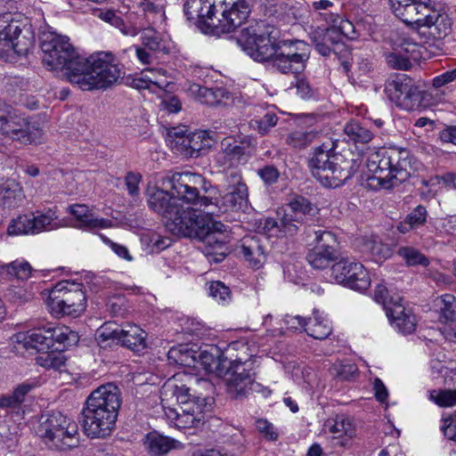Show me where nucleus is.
<instances>
[{"label":"nucleus","instance_id":"f257e3e1","mask_svg":"<svg viewBox=\"0 0 456 456\" xmlns=\"http://www.w3.org/2000/svg\"><path fill=\"white\" fill-rule=\"evenodd\" d=\"M171 194L156 186H148V205L151 209L166 218L165 226L172 234L179 237L195 238L204 244L202 251L208 261L219 263L226 256L228 236L224 224L213 223L208 215L192 208H183L177 204L182 200L189 204L208 206L207 197H200L198 185L204 178L193 173H175L167 177Z\"/></svg>","mask_w":456,"mask_h":456},{"label":"nucleus","instance_id":"f03ea898","mask_svg":"<svg viewBox=\"0 0 456 456\" xmlns=\"http://www.w3.org/2000/svg\"><path fill=\"white\" fill-rule=\"evenodd\" d=\"M264 22H257L241 30L239 42L243 50L256 61H271L282 74L302 73L310 56L309 46L303 41L274 43V37L265 31Z\"/></svg>","mask_w":456,"mask_h":456},{"label":"nucleus","instance_id":"7ed1b4c3","mask_svg":"<svg viewBox=\"0 0 456 456\" xmlns=\"http://www.w3.org/2000/svg\"><path fill=\"white\" fill-rule=\"evenodd\" d=\"M255 0H188L185 16L206 33H231L248 19Z\"/></svg>","mask_w":456,"mask_h":456},{"label":"nucleus","instance_id":"20e7f679","mask_svg":"<svg viewBox=\"0 0 456 456\" xmlns=\"http://www.w3.org/2000/svg\"><path fill=\"white\" fill-rule=\"evenodd\" d=\"M121 405L118 387L108 383L94 390L82 410V427L91 438H105L116 426L118 412Z\"/></svg>","mask_w":456,"mask_h":456},{"label":"nucleus","instance_id":"39448f33","mask_svg":"<svg viewBox=\"0 0 456 456\" xmlns=\"http://www.w3.org/2000/svg\"><path fill=\"white\" fill-rule=\"evenodd\" d=\"M352 152L335 151V142L331 140L314 148L308 161L311 173L323 186L337 188L350 179L358 169L357 159Z\"/></svg>","mask_w":456,"mask_h":456},{"label":"nucleus","instance_id":"423d86ee","mask_svg":"<svg viewBox=\"0 0 456 456\" xmlns=\"http://www.w3.org/2000/svg\"><path fill=\"white\" fill-rule=\"evenodd\" d=\"M409 151L397 149H381L369 155L366 167L372 173L366 180L369 189H391L406 181L411 175Z\"/></svg>","mask_w":456,"mask_h":456},{"label":"nucleus","instance_id":"0eeeda50","mask_svg":"<svg viewBox=\"0 0 456 456\" xmlns=\"http://www.w3.org/2000/svg\"><path fill=\"white\" fill-rule=\"evenodd\" d=\"M191 390L186 384L178 383V379L174 376L163 386L161 395L163 396L175 398L178 403L177 408L164 407L165 415L170 424L177 428H196L203 423V401L205 397L197 389L193 391L198 395H191Z\"/></svg>","mask_w":456,"mask_h":456},{"label":"nucleus","instance_id":"6e6552de","mask_svg":"<svg viewBox=\"0 0 456 456\" xmlns=\"http://www.w3.org/2000/svg\"><path fill=\"white\" fill-rule=\"evenodd\" d=\"M79 60L75 63L77 73L71 75V84L83 91L106 88L121 76V69L111 53L100 52Z\"/></svg>","mask_w":456,"mask_h":456},{"label":"nucleus","instance_id":"1a4fd4ad","mask_svg":"<svg viewBox=\"0 0 456 456\" xmlns=\"http://www.w3.org/2000/svg\"><path fill=\"white\" fill-rule=\"evenodd\" d=\"M239 349L248 350V346L240 342H233L228 346L226 353L230 355V361L222 374L226 393L232 399L243 398L250 392H258L260 388V384L255 382V372L249 361L251 355L244 352L243 354H237L233 358V351Z\"/></svg>","mask_w":456,"mask_h":456},{"label":"nucleus","instance_id":"9d476101","mask_svg":"<svg viewBox=\"0 0 456 456\" xmlns=\"http://www.w3.org/2000/svg\"><path fill=\"white\" fill-rule=\"evenodd\" d=\"M35 44V33L27 18L20 13L0 14V59L27 55Z\"/></svg>","mask_w":456,"mask_h":456},{"label":"nucleus","instance_id":"9b49d317","mask_svg":"<svg viewBox=\"0 0 456 456\" xmlns=\"http://www.w3.org/2000/svg\"><path fill=\"white\" fill-rule=\"evenodd\" d=\"M37 434L49 448L56 451H66L79 444L77 422L61 411L42 414Z\"/></svg>","mask_w":456,"mask_h":456},{"label":"nucleus","instance_id":"f8f14e48","mask_svg":"<svg viewBox=\"0 0 456 456\" xmlns=\"http://www.w3.org/2000/svg\"><path fill=\"white\" fill-rule=\"evenodd\" d=\"M40 46L43 52V63L50 69L65 70L68 80L71 83V75L77 73L75 63L82 58L69 42L67 37L54 32H43L40 36Z\"/></svg>","mask_w":456,"mask_h":456},{"label":"nucleus","instance_id":"ddd939ff","mask_svg":"<svg viewBox=\"0 0 456 456\" xmlns=\"http://www.w3.org/2000/svg\"><path fill=\"white\" fill-rule=\"evenodd\" d=\"M0 135L22 143H37L43 132L37 123L0 99Z\"/></svg>","mask_w":456,"mask_h":456},{"label":"nucleus","instance_id":"4468645a","mask_svg":"<svg viewBox=\"0 0 456 456\" xmlns=\"http://www.w3.org/2000/svg\"><path fill=\"white\" fill-rule=\"evenodd\" d=\"M82 284L62 281L50 291L48 307L53 314L77 317L86 309V299Z\"/></svg>","mask_w":456,"mask_h":456},{"label":"nucleus","instance_id":"2eb2a0df","mask_svg":"<svg viewBox=\"0 0 456 456\" xmlns=\"http://www.w3.org/2000/svg\"><path fill=\"white\" fill-rule=\"evenodd\" d=\"M226 182L228 183L226 191L215 198L214 201L212 199L207 198L208 200V206L202 207L208 210L206 212L200 211L203 215H208L213 223H218L213 220V215L243 210L248 207V187L243 183L241 175L232 170L226 176Z\"/></svg>","mask_w":456,"mask_h":456},{"label":"nucleus","instance_id":"dca6fc26","mask_svg":"<svg viewBox=\"0 0 456 456\" xmlns=\"http://www.w3.org/2000/svg\"><path fill=\"white\" fill-rule=\"evenodd\" d=\"M57 219L56 208H48L45 212L37 210L12 220L7 232L10 235L38 234L44 231L56 229Z\"/></svg>","mask_w":456,"mask_h":456},{"label":"nucleus","instance_id":"f3484780","mask_svg":"<svg viewBox=\"0 0 456 456\" xmlns=\"http://www.w3.org/2000/svg\"><path fill=\"white\" fill-rule=\"evenodd\" d=\"M331 276L338 283L358 291H364L370 285L369 273L362 264L350 258H341L334 263Z\"/></svg>","mask_w":456,"mask_h":456},{"label":"nucleus","instance_id":"a211bd4d","mask_svg":"<svg viewBox=\"0 0 456 456\" xmlns=\"http://www.w3.org/2000/svg\"><path fill=\"white\" fill-rule=\"evenodd\" d=\"M385 92L388 99L402 109L414 110L420 106L422 91L406 75L389 81L386 85Z\"/></svg>","mask_w":456,"mask_h":456},{"label":"nucleus","instance_id":"6ab92c4d","mask_svg":"<svg viewBox=\"0 0 456 456\" xmlns=\"http://www.w3.org/2000/svg\"><path fill=\"white\" fill-rule=\"evenodd\" d=\"M220 148L217 162L224 167H235L248 161L255 151V141L248 135L228 136L221 141Z\"/></svg>","mask_w":456,"mask_h":456},{"label":"nucleus","instance_id":"aec40b11","mask_svg":"<svg viewBox=\"0 0 456 456\" xmlns=\"http://www.w3.org/2000/svg\"><path fill=\"white\" fill-rule=\"evenodd\" d=\"M316 245L307 253L306 260L314 269H326L339 258L336 236L329 231L314 232Z\"/></svg>","mask_w":456,"mask_h":456},{"label":"nucleus","instance_id":"412c9836","mask_svg":"<svg viewBox=\"0 0 456 456\" xmlns=\"http://www.w3.org/2000/svg\"><path fill=\"white\" fill-rule=\"evenodd\" d=\"M391 8L396 17L407 25L421 24L430 11L431 0H389Z\"/></svg>","mask_w":456,"mask_h":456},{"label":"nucleus","instance_id":"4be33fe9","mask_svg":"<svg viewBox=\"0 0 456 456\" xmlns=\"http://www.w3.org/2000/svg\"><path fill=\"white\" fill-rule=\"evenodd\" d=\"M421 49L411 38L401 37L395 43V52L387 56V62L395 69L407 70L411 67V61L422 58Z\"/></svg>","mask_w":456,"mask_h":456},{"label":"nucleus","instance_id":"5701e85b","mask_svg":"<svg viewBox=\"0 0 456 456\" xmlns=\"http://www.w3.org/2000/svg\"><path fill=\"white\" fill-rule=\"evenodd\" d=\"M266 242L262 234L246 235L239 241L236 250L250 267L259 269L266 259Z\"/></svg>","mask_w":456,"mask_h":456},{"label":"nucleus","instance_id":"b1692460","mask_svg":"<svg viewBox=\"0 0 456 456\" xmlns=\"http://www.w3.org/2000/svg\"><path fill=\"white\" fill-rule=\"evenodd\" d=\"M393 307H388L387 316L392 325L402 334L407 335L414 332L416 329V318L411 313L406 311L405 307L400 303L401 297L391 298Z\"/></svg>","mask_w":456,"mask_h":456},{"label":"nucleus","instance_id":"393cba45","mask_svg":"<svg viewBox=\"0 0 456 456\" xmlns=\"http://www.w3.org/2000/svg\"><path fill=\"white\" fill-rule=\"evenodd\" d=\"M69 213L77 222V227L93 231L95 229H106L113 226L110 219L99 218L86 205L76 204L69 208Z\"/></svg>","mask_w":456,"mask_h":456},{"label":"nucleus","instance_id":"a878e982","mask_svg":"<svg viewBox=\"0 0 456 456\" xmlns=\"http://www.w3.org/2000/svg\"><path fill=\"white\" fill-rule=\"evenodd\" d=\"M49 327H38L27 333H18L14 336L15 341L22 343L25 349H36L37 351H45L51 348V337L49 336Z\"/></svg>","mask_w":456,"mask_h":456},{"label":"nucleus","instance_id":"bb28decb","mask_svg":"<svg viewBox=\"0 0 456 456\" xmlns=\"http://www.w3.org/2000/svg\"><path fill=\"white\" fill-rule=\"evenodd\" d=\"M143 444L151 456H165L172 450L183 448L181 442L158 432L147 434Z\"/></svg>","mask_w":456,"mask_h":456},{"label":"nucleus","instance_id":"cd10ccee","mask_svg":"<svg viewBox=\"0 0 456 456\" xmlns=\"http://www.w3.org/2000/svg\"><path fill=\"white\" fill-rule=\"evenodd\" d=\"M421 28H427L428 35L434 39H443L452 31V20L446 13H439L430 9Z\"/></svg>","mask_w":456,"mask_h":456},{"label":"nucleus","instance_id":"c85d7f7f","mask_svg":"<svg viewBox=\"0 0 456 456\" xmlns=\"http://www.w3.org/2000/svg\"><path fill=\"white\" fill-rule=\"evenodd\" d=\"M278 219L266 218L264 224V229L271 232L276 229L284 236H293L297 233L299 227L304 224L287 209L277 212Z\"/></svg>","mask_w":456,"mask_h":456},{"label":"nucleus","instance_id":"c756f323","mask_svg":"<svg viewBox=\"0 0 456 456\" xmlns=\"http://www.w3.org/2000/svg\"><path fill=\"white\" fill-rule=\"evenodd\" d=\"M35 387L36 383L33 381H26L18 385L12 394L0 396V409L6 412L18 411L25 401L26 395Z\"/></svg>","mask_w":456,"mask_h":456},{"label":"nucleus","instance_id":"7c9ffc66","mask_svg":"<svg viewBox=\"0 0 456 456\" xmlns=\"http://www.w3.org/2000/svg\"><path fill=\"white\" fill-rule=\"evenodd\" d=\"M119 344L135 353H142L147 348V334L137 325L127 324L121 329Z\"/></svg>","mask_w":456,"mask_h":456},{"label":"nucleus","instance_id":"2f4dec72","mask_svg":"<svg viewBox=\"0 0 456 456\" xmlns=\"http://www.w3.org/2000/svg\"><path fill=\"white\" fill-rule=\"evenodd\" d=\"M321 15L326 23L331 25L332 28H335L337 35L334 36L339 40L341 36H344L350 40H354L358 37L359 34L354 25L349 20L341 17L338 12H321Z\"/></svg>","mask_w":456,"mask_h":456},{"label":"nucleus","instance_id":"473e14b6","mask_svg":"<svg viewBox=\"0 0 456 456\" xmlns=\"http://www.w3.org/2000/svg\"><path fill=\"white\" fill-rule=\"evenodd\" d=\"M189 92L195 100L210 106L218 105L227 95V92L224 88H209L199 84L191 85Z\"/></svg>","mask_w":456,"mask_h":456},{"label":"nucleus","instance_id":"72a5a7b5","mask_svg":"<svg viewBox=\"0 0 456 456\" xmlns=\"http://www.w3.org/2000/svg\"><path fill=\"white\" fill-rule=\"evenodd\" d=\"M329 431L333 434V438L339 439L340 445H346L347 438L354 436L355 430L351 420L345 415H337L333 419H329L326 422Z\"/></svg>","mask_w":456,"mask_h":456},{"label":"nucleus","instance_id":"f704fd0d","mask_svg":"<svg viewBox=\"0 0 456 456\" xmlns=\"http://www.w3.org/2000/svg\"><path fill=\"white\" fill-rule=\"evenodd\" d=\"M23 198L22 189L15 181H6L0 185V207L14 208L21 203Z\"/></svg>","mask_w":456,"mask_h":456},{"label":"nucleus","instance_id":"c9c22d12","mask_svg":"<svg viewBox=\"0 0 456 456\" xmlns=\"http://www.w3.org/2000/svg\"><path fill=\"white\" fill-rule=\"evenodd\" d=\"M286 209L302 224H305L317 211V208L306 198L299 195L295 196L287 204Z\"/></svg>","mask_w":456,"mask_h":456},{"label":"nucleus","instance_id":"e433bc0d","mask_svg":"<svg viewBox=\"0 0 456 456\" xmlns=\"http://www.w3.org/2000/svg\"><path fill=\"white\" fill-rule=\"evenodd\" d=\"M49 336L51 337V347L55 344L61 345L63 347L75 345L78 341L77 333L71 330L67 326H59L54 324H48Z\"/></svg>","mask_w":456,"mask_h":456},{"label":"nucleus","instance_id":"4c0bfd02","mask_svg":"<svg viewBox=\"0 0 456 456\" xmlns=\"http://www.w3.org/2000/svg\"><path fill=\"white\" fill-rule=\"evenodd\" d=\"M202 362L210 370H216L219 375L226 368L230 361V355L225 352H220L217 347H212L210 352L203 351L199 354Z\"/></svg>","mask_w":456,"mask_h":456},{"label":"nucleus","instance_id":"58836bf2","mask_svg":"<svg viewBox=\"0 0 456 456\" xmlns=\"http://www.w3.org/2000/svg\"><path fill=\"white\" fill-rule=\"evenodd\" d=\"M196 352L188 348L187 346L172 347L167 353V359L170 363L184 367H194L197 362Z\"/></svg>","mask_w":456,"mask_h":456},{"label":"nucleus","instance_id":"ea45409f","mask_svg":"<svg viewBox=\"0 0 456 456\" xmlns=\"http://www.w3.org/2000/svg\"><path fill=\"white\" fill-rule=\"evenodd\" d=\"M122 328L114 322H105L96 330V340L101 347L119 344V338Z\"/></svg>","mask_w":456,"mask_h":456},{"label":"nucleus","instance_id":"a19ab883","mask_svg":"<svg viewBox=\"0 0 456 456\" xmlns=\"http://www.w3.org/2000/svg\"><path fill=\"white\" fill-rule=\"evenodd\" d=\"M305 331L315 339H325L331 333V327L327 320H323L318 311L314 312V318L307 320Z\"/></svg>","mask_w":456,"mask_h":456},{"label":"nucleus","instance_id":"79ce46f5","mask_svg":"<svg viewBox=\"0 0 456 456\" xmlns=\"http://www.w3.org/2000/svg\"><path fill=\"white\" fill-rule=\"evenodd\" d=\"M344 133L354 143L365 144L373 138V133L356 120H351L344 127Z\"/></svg>","mask_w":456,"mask_h":456},{"label":"nucleus","instance_id":"37998d69","mask_svg":"<svg viewBox=\"0 0 456 456\" xmlns=\"http://www.w3.org/2000/svg\"><path fill=\"white\" fill-rule=\"evenodd\" d=\"M428 211L426 207L422 205L417 206L401 222L397 229L402 233H406L412 229L419 228L426 224Z\"/></svg>","mask_w":456,"mask_h":456},{"label":"nucleus","instance_id":"c03bdc74","mask_svg":"<svg viewBox=\"0 0 456 456\" xmlns=\"http://www.w3.org/2000/svg\"><path fill=\"white\" fill-rule=\"evenodd\" d=\"M318 132L314 130H297L289 134L286 143L294 149H304L318 139Z\"/></svg>","mask_w":456,"mask_h":456},{"label":"nucleus","instance_id":"a18cd8bd","mask_svg":"<svg viewBox=\"0 0 456 456\" xmlns=\"http://www.w3.org/2000/svg\"><path fill=\"white\" fill-rule=\"evenodd\" d=\"M397 255L402 257L408 266L421 265L427 267L430 261L419 249L412 247H400Z\"/></svg>","mask_w":456,"mask_h":456},{"label":"nucleus","instance_id":"49530a36","mask_svg":"<svg viewBox=\"0 0 456 456\" xmlns=\"http://www.w3.org/2000/svg\"><path fill=\"white\" fill-rule=\"evenodd\" d=\"M11 278L27 281L32 274L33 269L27 261L15 260L2 266Z\"/></svg>","mask_w":456,"mask_h":456},{"label":"nucleus","instance_id":"de8ad7c7","mask_svg":"<svg viewBox=\"0 0 456 456\" xmlns=\"http://www.w3.org/2000/svg\"><path fill=\"white\" fill-rule=\"evenodd\" d=\"M37 363L45 369L61 370L65 365L66 357L60 351L46 352L36 358Z\"/></svg>","mask_w":456,"mask_h":456},{"label":"nucleus","instance_id":"09e8293b","mask_svg":"<svg viewBox=\"0 0 456 456\" xmlns=\"http://www.w3.org/2000/svg\"><path fill=\"white\" fill-rule=\"evenodd\" d=\"M330 374L339 380H353L358 376V368L354 363L336 362L330 368Z\"/></svg>","mask_w":456,"mask_h":456},{"label":"nucleus","instance_id":"8fccbe9b","mask_svg":"<svg viewBox=\"0 0 456 456\" xmlns=\"http://www.w3.org/2000/svg\"><path fill=\"white\" fill-rule=\"evenodd\" d=\"M363 250L375 257L376 261L385 259L390 255L389 248L374 237L365 240Z\"/></svg>","mask_w":456,"mask_h":456},{"label":"nucleus","instance_id":"3c124183","mask_svg":"<svg viewBox=\"0 0 456 456\" xmlns=\"http://www.w3.org/2000/svg\"><path fill=\"white\" fill-rule=\"evenodd\" d=\"M277 115L273 111H268L262 118L252 119L250 125L260 134L265 135L272 127L277 125Z\"/></svg>","mask_w":456,"mask_h":456},{"label":"nucleus","instance_id":"603ef678","mask_svg":"<svg viewBox=\"0 0 456 456\" xmlns=\"http://www.w3.org/2000/svg\"><path fill=\"white\" fill-rule=\"evenodd\" d=\"M334 35H337L335 28L331 26L330 28L318 27L310 33V38L314 45L323 41H330L332 45L339 47V39Z\"/></svg>","mask_w":456,"mask_h":456},{"label":"nucleus","instance_id":"864d4df0","mask_svg":"<svg viewBox=\"0 0 456 456\" xmlns=\"http://www.w3.org/2000/svg\"><path fill=\"white\" fill-rule=\"evenodd\" d=\"M430 399L440 407H452L456 405V390H433Z\"/></svg>","mask_w":456,"mask_h":456},{"label":"nucleus","instance_id":"5fc2aeb1","mask_svg":"<svg viewBox=\"0 0 456 456\" xmlns=\"http://www.w3.org/2000/svg\"><path fill=\"white\" fill-rule=\"evenodd\" d=\"M191 150L189 158H198L207 150V141L203 132L191 133Z\"/></svg>","mask_w":456,"mask_h":456},{"label":"nucleus","instance_id":"6e6d98bb","mask_svg":"<svg viewBox=\"0 0 456 456\" xmlns=\"http://www.w3.org/2000/svg\"><path fill=\"white\" fill-rule=\"evenodd\" d=\"M396 299L397 297H400L399 296H389V292L387 288L383 284H378L375 288L374 291V299L376 302L381 304L386 313L387 312L388 307H393V303L391 302V298Z\"/></svg>","mask_w":456,"mask_h":456},{"label":"nucleus","instance_id":"4d7b16f0","mask_svg":"<svg viewBox=\"0 0 456 456\" xmlns=\"http://www.w3.org/2000/svg\"><path fill=\"white\" fill-rule=\"evenodd\" d=\"M258 176L265 185H273L277 183L280 177L279 170L271 165L265 166L257 170Z\"/></svg>","mask_w":456,"mask_h":456},{"label":"nucleus","instance_id":"13d9d810","mask_svg":"<svg viewBox=\"0 0 456 456\" xmlns=\"http://www.w3.org/2000/svg\"><path fill=\"white\" fill-rule=\"evenodd\" d=\"M209 294L215 299L224 302L230 298V289L221 281H213L209 285Z\"/></svg>","mask_w":456,"mask_h":456},{"label":"nucleus","instance_id":"bf43d9fd","mask_svg":"<svg viewBox=\"0 0 456 456\" xmlns=\"http://www.w3.org/2000/svg\"><path fill=\"white\" fill-rule=\"evenodd\" d=\"M142 40L143 45L150 51L156 52L159 49L160 41L153 29H144L142 33Z\"/></svg>","mask_w":456,"mask_h":456},{"label":"nucleus","instance_id":"052dcab7","mask_svg":"<svg viewBox=\"0 0 456 456\" xmlns=\"http://www.w3.org/2000/svg\"><path fill=\"white\" fill-rule=\"evenodd\" d=\"M191 143V134H188L187 135H182V137L175 141L171 148L179 154L189 158Z\"/></svg>","mask_w":456,"mask_h":456},{"label":"nucleus","instance_id":"680f3d73","mask_svg":"<svg viewBox=\"0 0 456 456\" xmlns=\"http://www.w3.org/2000/svg\"><path fill=\"white\" fill-rule=\"evenodd\" d=\"M256 429L264 434L266 438L271 441H275L278 438V434L274 431L272 423L264 419H259L256 421Z\"/></svg>","mask_w":456,"mask_h":456},{"label":"nucleus","instance_id":"e2e57ef3","mask_svg":"<svg viewBox=\"0 0 456 456\" xmlns=\"http://www.w3.org/2000/svg\"><path fill=\"white\" fill-rule=\"evenodd\" d=\"M171 244L172 240L170 238L153 235L151 239V253H159L169 248Z\"/></svg>","mask_w":456,"mask_h":456},{"label":"nucleus","instance_id":"0e129e2a","mask_svg":"<svg viewBox=\"0 0 456 456\" xmlns=\"http://www.w3.org/2000/svg\"><path fill=\"white\" fill-rule=\"evenodd\" d=\"M9 296L14 302L26 303L32 299L33 294L26 289L14 287L9 289Z\"/></svg>","mask_w":456,"mask_h":456},{"label":"nucleus","instance_id":"69168bd1","mask_svg":"<svg viewBox=\"0 0 456 456\" xmlns=\"http://www.w3.org/2000/svg\"><path fill=\"white\" fill-rule=\"evenodd\" d=\"M160 106L169 113H177L182 109L180 100L175 95H167L162 99Z\"/></svg>","mask_w":456,"mask_h":456},{"label":"nucleus","instance_id":"338daca9","mask_svg":"<svg viewBox=\"0 0 456 456\" xmlns=\"http://www.w3.org/2000/svg\"><path fill=\"white\" fill-rule=\"evenodd\" d=\"M142 176L139 173L129 172L126 176V185L130 195L136 196L139 193V182Z\"/></svg>","mask_w":456,"mask_h":456},{"label":"nucleus","instance_id":"774afa93","mask_svg":"<svg viewBox=\"0 0 456 456\" xmlns=\"http://www.w3.org/2000/svg\"><path fill=\"white\" fill-rule=\"evenodd\" d=\"M456 79V69L448 70L439 76H436L433 79V86L435 88H440L446 84L452 82Z\"/></svg>","mask_w":456,"mask_h":456}]
</instances>
